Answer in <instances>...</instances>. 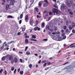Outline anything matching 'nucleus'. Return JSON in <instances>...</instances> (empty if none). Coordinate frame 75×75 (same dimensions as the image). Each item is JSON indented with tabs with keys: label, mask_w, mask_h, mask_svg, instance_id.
I'll return each instance as SVG.
<instances>
[{
	"label": "nucleus",
	"mask_w": 75,
	"mask_h": 75,
	"mask_svg": "<svg viewBox=\"0 0 75 75\" xmlns=\"http://www.w3.org/2000/svg\"><path fill=\"white\" fill-rule=\"evenodd\" d=\"M54 6L56 8H57V6H56V5H54Z\"/></svg>",
	"instance_id": "56"
},
{
	"label": "nucleus",
	"mask_w": 75,
	"mask_h": 75,
	"mask_svg": "<svg viewBox=\"0 0 75 75\" xmlns=\"http://www.w3.org/2000/svg\"><path fill=\"white\" fill-rule=\"evenodd\" d=\"M49 4L47 3H44L43 4V6L44 7H46L48 6Z\"/></svg>",
	"instance_id": "10"
},
{
	"label": "nucleus",
	"mask_w": 75,
	"mask_h": 75,
	"mask_svg": "<svg viewBox=\"0 0 75 75\" xmlns=\"http://www.w3.org/2000/svg\"><path fill=\"white\" fill-rule=\"evenodd\" d=\"M32 38L35 39L36 38V35H33V36H32Z\"/></svg>",
	"instance_id": "20"
},
{
	"label": "nucleus",
	"mask_w": 75,
	"mask_h": 75,
	"mask_svg": "<svg viewBox=\"0 0 75 75\" xmlns=\"http://www.w3.org/2000/svg\"><path fill=\"white\" fill-rule=\"evenodd\" d=\"M69 28L70 30H71L73 29V28L70 25H69Z\"/></svg>",
	"instance_id": "19"
},
{
	"label": "nucleus",
	"mask_w": 75,
	"mask_h": 75,
	"mask_svg": "<svg viewBox=\"0 0 75 75\" xmlns=\"http://www.w3.org/2000/svg\"><path fill=\"white\" fill-rule=\"evenodd\" d=\"M20 61L21 63H22V59H20Z\"/></svg>",
	"instance_id": "62"
},
{
	"label": "nucleus",
	"mask_w": 75,
	"mask_h": 75,
	"mask_svg": "<svg viewBox=\"0 0 75 75\" xmlns=\"http://www.w3.org/2000/svg\"><path fill=\"white\" fill-rule=\"evenodd\" d=\"M20 74H23V71H21L20 72Z\"/></svg>",
	"instance_id": "28"
},
{
	"label": "nucleus",
	"mask_w": 75,
	"mask_h": 75,
	"mask_svg": "<svg viewBox=\"0 0 75 75\" xmlns=\"http://www.w3.org/2000/svg\"><path fill=\"white\" fill-rule=\"evenodd\" d=\"M28 48V47H25V51H26L27 50Z\"/></svg>",
	"instance_id": "50"
},
{
	"label": "nucleus",
	"mask_w": 75,
	"mask_h": 75,
	"mask_svg": "<svg viewBox=\"0 0 75 75\" xmlns=\"http://www.w3.org/2000/svg\"><path fill=\"white\" fill-rule=\"evenodd\" d=\"M64 29L66 30V28H67V26H64Z\"/></svg>",
	"instance_id": "48"
},
{
	"label": "nucleus",
	"mask_w": 75,
	"mask_h": 75,
	"mask_svg": "<svg viewBox=\"0 0 75 75\" xmlns=\"http://www.w3.org/2000/svg\"><path fill=\"white\" fill-rule=\"evenodd\" d=\"M52 13H53L54 15H55V13L56 14H58V10L56 8H54L52 10Z\"/></svg>",
	"instance_id": "3"
},
{
	"label": "nucleus",
	"mask_w": 75,
	"mask_h": 75,
	"mask_svg": "<svg viewBox=\"0 0 75 75\" xmlns=\"http://www.w3.org/2000/svg\"><path fill=\"white\" fill-rule=\"evenodd\" d=\"M69 31V29H67L66 30V32L67 33H68Z\"/></svg>",
	"instance_id": "44"
},
{
	"label": "nucleus",
	"mask_w": 75,
	"mask_h": 75,
	"mask_svg": "<svg viewBox=\"0 0 75 75\" xmlns=\"http://www.w3.org/2000/svg\"><path fill=\"white\" fill-rule=\"evenodd\" d=\"M27 33H25L24 34V36H25V38L27 36Z\"/></svg>",
	"instance_id": "45"
},
{
	"label": "nucleus",
	"mask_w": 75,
	"mask_h": 75,
	"mask_svg": "<svg viewBox=\"0 0 75 75\" xmlns=\"http://www.w3.org/2000/svg\"><path fill=\"white\" fill-rule=\"evenodd\" d=\"M52 34L53 35H57V32H53L52 33Z\"/></svg>",
	"instance_id": "25"
},
{
	"label": "nucleus",
	"mask_w": 75,
	"mask_h": 75,
	"mask_svg": "<svg viewBox=\"0 0 75 75\" xmlns=\"http://www.w3.org/2000/svg\"><path fill=\"white\" fill-rule=\"evenodd\" d=\"M29 67L30 68H31V67H32V64H30L29 65Z\"/></svg>",
	"instance_id": "39"
},
{
	"label": "nucleus",
	"mask_w": 75,
	"mask_h": 75,
	"mask_svg": "<svg viewBox=\"0 0 75 75\" xmlns=\"http://www.w3.org/2000/svg\"><path fill=\"white\" fill-rule=\"evenodd\" d=\"M66 38V35L64 36L63 37V39H64V40Z\"/></svg>",
	"instance_id": "38"
},
{
	"label": "nucleus",
	"mask_w": 75,
	"mask_h": 75,
	"mask_svg": "<svg viewBox=\"0 0 75 75\" xmlns=\"http://www.w3.org/2000/svg\"><path fill=\"white\" fill-rule=\"evenodd\" d=\"M30 2L31 3V5H32L34 2V0H31Z\"/></svg>",
	"instance_id": "16"
},
{
	"label": "nucleus",
	"mask_w": 75,
	"mask_h": 75,
	"mask_svg": "<svg viewBox=\"0 0 75 75\" xmlns=\"http://www.w3.org/2000/svg\"><path fill=\"white\" fill-rule=\"evenodd\" d=\"M67 6H68L69 7H70L71 6V5L69 4V3H68L67 4Z\"/></svg>",
	"instance_id": "35"
},
{
	"label": "nucleus",
	"mask_w": 75,
	"mask_h": 75,
	"mask_svg": "<svg viewBox=\"0 0 75 75\" xmlns=\"http://www.w3.org/2000/svg\"><path fill=\"white\" fill-rule=\"evenodd\" d=\"M71 25H72V27H73V28H74V27H75V23L72 22L71 23Z\"/></svg>",
	"instance_id": "11"
},
{
	"label": "nucleus",
	"mask_w": 75,
	"mask_h": 75,
	"mask_svg": "<svg viewBox=\"0 0 75 75\" xmlns=\"http://www.w3.org/2000/svg\"><path fill=\"white\" fill-rule=\"evenodd\" d=\"M54 30H57V26L56 27H54Z\"/></svg>",
	"instance_id": "40"
},
{
	"label": "nucleus",
	"mask_w": 75,
	"mask_h": 75,
	"mask_svg": "<svg viewBox=\"0 0 75 75\" xmlns=\"http://www.w3.org/2000/svg\"><path fill=\"white\" fill-rule=\"evenodd\" d=\"M46 29L48 30H50V27L49 26H46Z\"/></svg>",
	"instance_id": "17"
},
{
	"label": "nucleus",
	"mask_w": 75,
	"mask_h": 75,
	"mask_svg": "<svg viewBox=\"0 0 75 75\" xmlns=\"http://www.w3.org/2000/svg\"><path fill=\"white\" fill-rule=\"evenodd\" d=\"M62 36H65V33H64L62 34Z\"/></svg>",
	"instance_id": "49"
},
{
	"label": "nucleus",
	"mask_w": 75,
	"mask_h": 75,
	"mask_svg": "<svg viewBox=\"0 0 75 75\" xmlns=\"http://www.w3.org/2000/svg\"><path fill=\"white\" fill-rule=\"evenodd\" d=\"M33 21L32 18H31L30 20V23L31 25H33Z\"/></svg>",
	"instance_id": "4"
},
{
	"label": "nucleus",
	"mask_w": 75,
	"mask_h": 75,
	"mask_svg": "<svg viewBox=\"0 0 75 75\" xmlns=\"http://www.w3.org/2000/svg\"><path fill=\"white\" fill-rule=\"evenodd\" d=\"M61 32L62 33H63L64 32V30H62Z\"/></svg>",
	"instance_id": "63"
},
{
	"label": "nucleus",
	"mask_w": 75,
	"mask_h": 75,
	"mask_svg": "<svg viewBox=\"0 0 75 75\" xmlns=\"http://www.w3.org/2000/svg\"><path fill=\"white\" fill-rule=\"evenodd\" d=\"M72 32L74 33H75V30L74 29L73 30Z\"/></svg>",
	"instance_id": "46"
},
{
	"label": "nucleus",
	"mask_w": 75,
	"mask_h": 75,
	"mask_svg": "<svg viewBox=\"0 0 75 75\" xmlns=\"http://www.w3.org/2000/svg\"><path fill=\"white\" fill-rule=\"evenodd\" d=\"M22 30L23 31H24L25 30V28H23L22 29Z\"/></svg>",
	"instance_id": "61"
},
{
	"label": "nucleus",
	"mask_w": 75,
	"mask_h": 75,
	"mask_svg": "<svg viewBox=\"0 0 75 75\" xmlns=\"http://www.w3.org/2000/svg\"><path fill=\"white\" fill-rule=\"evenodd\" d=\"M23 14H21L20 15V17L21 19L23 18Z\"/></svg>",
	"instance_id": "31"
},
{
	"label": "nucleus",
	"mask_w": 75,
	"mask_h": 75,
	"mask_svg": "<svg viewBox=\"0 0 75 75\" xmlns=\"http://www.w3.org/2000/svg\"><path fill=\"white\" fill-rule=\"evenodd\" d=\"M21 34V33L20 32H19L18 33V35H20Z\"/></svg>",
	"instance_id": "59"
},
{
	"label": "nucleus",
	"mask_w": 75,
	"mask_h": 75,
	"mask_svg": "<svg viewBox=\"0 0 75 75\" xmlns=\"http://www.w3.org/2000/svg\"><path fill=\"white\" fill-rule=\"evenodd\" d=\"M75 45V43H73V44H71L70 46H69L68 47V48L69 47H70L72 45Z\"/></svg>",
	"instance_id": "29"
},
{
	"label": "nucleus",
	"mask_w": 75,
	"mask_h": 75,
	"mask_svg": "<svg viewBox=\"0 0 75 75\" xmlns=\"http://www.w3.org/2000/svg\"><path fill=\"white\" fill-rule=\"evenodd\" d=\"M49 69V67H47L45 69V70H47V69Z\"/></svg>",
	"instance_id": "55"
},
{
	"label": "nucleus",
	"mask_w": 75,
	"mask_h": 75,
	"mask_svg": "<svg viewBox=\"0 0 75 75\" xmlns=\"http://www.w3.org/2000/svg\"><path fill=\"white\" fill-rule=\"evenodd\" d=\"M13 18V17L12 16L8 15V18Z\"/></svg>",
	"instance_id": "12"
},
{
	"label": "nucleus",
	"mask_w": 75,
	"mask_h": 75,
	"mask_svg": "<svg viewBox=\"0 0 75 75\" xmlns=\"http://www.w3.org/2000/svg\"><path fill=\"white\" fill-rule=\"evenodd\" d=\"M45 25V24L44 23H43L42 24V26L43 27H44Z\"/></svg>",
	"instance_id": "41"
},
{
	"label": "nucleus",
	"mask_w": 75,
	"mask_h": 75,
	"mask_svg": "<svg viewBox=\"0 0 75 75\" xmlns=\"http://www.w3.org/2000/svg\"><path fill=\"white\" fill-rule=\"evenodd\" d=\"M44 2L45 3H48L49 4V2L47 1V0H45Z\"/></svg>",
	"instance_id": "36"
},
{
	"label": "nucleus",
	"mask_w": 75,
	"mask_h": 75,
	"mask_svg": "<svg viewBox=\"0 0 75 75\" xmlns=\"http://www.w3.org/2000/svg\"><path fill=\"white\" fill-rule=\"evenodd\" d=\"M47 65V63L46 62H45L44 63V64H43V67H45Z\"/></svg>",
	"instance_id": "34"
},
{
	"label": "nucleus",
	"mask_w": 75,
	"mask_h": 75,
	"mask_svg": "<svg viewBox=\"0 0 75 75\" xmlns=\"http://www.w3.org/2000/svg\"><path fill=\"white\" fill-rule=\"evenodd\" d=\"M13 59V57L12 55L8 54L6 55V59H8V60L11 61Z\"/></svg>",
	"instance_id": "2"
},
{
	"label": "nucleus",
	"mask_w": 75,
	"mask_h": 75,
	"mask_svg": "<svg viewBox=\"0 0 75 75\" xmlns=\"http://www.w3.org/2000/svg\"><path fill=\"white\" fill-rule=\"evenodd\" d=\"M62 40V39L61 37L60 38H58V40L59 41H61Z\"/></svg>",
	"instance_id": "23"
},
{
	"label": "nucleus",
	"mask_w": 75,
	"mask_h": 75,
	"mask_svg": "<svg viewBox=\"0 0 75 75\" xmlns=\"http://www.w3.org/2000/svg\"><path fill=\"white\" fill-rule=\"evenodd\" d=\"M50 25L51 27H53L54 26L53 24L52 23H50Z\"/></svg>",
	"instance_id": "21"
},
{
	"label": "nucleus",
	"mask_w": 75,
	"mask_h": 75,
	"mask_svg": "<svg viewBox=\"0 0 75 75\" xmlns=\"http://www.w3.org/2000/svg\"><path fill=\"white\" fill-rule=\"evenodd\" d=\"M20 69L19 68L18 69V72H20Z\"/></svg>",
	"instance_id": "58"
},
{
	"label": "nucleus",
	"mask_w": 75,
	"mask_h": 75,
	"mask_svg": "<svg viewBox=\"0 0 75 75\" xmlns=\"http://www.w3.org/2000/svg\"><path fill=\"white\" fill-rule=\"evenodd\" d=\"M74 34L72 33H71L70 35H69V36H72V35H73Z\"/></svg>",
	"instance_id": "64"
},
{
	"label": "nucleus",
	"mask_w": 75,
	"mask_h": 75,
	"mask_svg": "<svg viewBox=\"0 0 75 75\" xmlns=\"http://www.w3.org/2000/svg\"><path fill=\"white\" fill-rule=\"evenodd\" d=\"M14 59H12L11 60V63L12 64H14Z\"/></svg>",
	"instance_id": "14"
},
{
	"label": "nucleus",
	"mask_w": 75,
	"mask_h": 75,
	"mask_svg": "<svg viewBox=\"0 0 75 75\" xmlns=\"http://www.w3.org/2000/svg\"><path fill=\"white\" fill-rule=\"evenodd\" d=\"M43 3V2L42 1H40V2H39V4H38V6L39 7H41L42 5V3Z\"/></svg>",
	"instance_id": "5"
},
{
	"label": "nucleus",
	"mask_w": 75,
	"mask_h": 75,
	"mask_svg": "<svg viewBox=\"0 0 75 75\" xmlns=\"http://www.w3.org/2000/svg\"><path fill=\"white\" fill-rule=\"evenodd\" d=\"M10 4H6V10H8L9 9H11V5H13L14 4V3H15V0H10Z\"/></svg>",
	"instance_id": "1"
},
{
	"label": "nucleus",
	"mask_w": 75,
	"mask_h": 75,
	"mask_svg": "<svg viewBox=\"0 0 75 75\" xmlns=\"http://www.w3.org/2000/svg\"><path fill=\"white\" fill-rule=\"evenodd\" d=\"M66 24L67 25H68L69 24V21H67Z\"/></svg>",
	"instance_id": "24"
},
{
	"label": "nucleus",
	"mask_w": 75,
	"mask_h": 75,
	"mask_svg": "<svg viewBox=\"0 0 75 75\" xmlns=\"http://www.w3.org/2000/svg\"><path fill=\"white\" fill-rule=\"evenodd\" d=\"M25 43L26 44H28L29 42V41L27 39H26L25 41Z\"/></svg>",
	"instance_id": "13"
},
{
	"label": "nucleus",
	"mask_w": 75,
	"mask_h": 75,
	"mask_svg": "<svg viewBox=\"0 0 75 75\" xmlns=\"http://www.w3.org/2000/svg\"><path fill=\"white\" fill-rule=\"evenodd\" d=\"M30 40L31 41H35V42H37V40H34L33 38H31L30 39Z\"/></svg>",
	"instance_id": "22"
},
{
	"label": "nucleus",
	"mask_w": 75,
	"mask_h": 75,
	"mask_svg": "<svg viewBox=\"0 0 75 75\" xmlns=\"http://www.w3.org/2000/svg\"><path fill=\"white\" fill-rule=\"evenodd\" d=\"M48 40V39H44L43 40V41H47Z\"/></svg>",
	"instance_id": "43"
},
{
	"label": "nucleus",
	"mask_w": 75,
	"mask_h": 75,
	"mask_svg": "<svg viewBox=\"0 0 75 75\" xmlns=\"http://www.w3.org/2000/svg\"><path fill=\"white\" fill-rule=\"evenodd\" d=\"M28 15H26L25 18V20L26 22H28V21H28Z\"/></svg>",
	"instance_id": "8"
},
{
	"label": "nucleus",
	"mask_w": 75,
	"mask_h": 75,
	"mask_svg": "<svg viewBox=\"0 0 75 75\" xmlns=\"http://www.w3.org/2000/svg\"><path fill=\"white\" fill-rule=\"evenodd\" d=\"M69 13L70 15H72L73 14V13L72 12H70Z\"/></svg>",
	"instance_id": "42"
},
{
	"label": "nucleus",
	"mask_w": 75,
	"mask_h": 75,
	"mask_svg": "<svg viewBox=\"0 0 75 75\" xmlns=\"http://www.w3.org/2000/svg\"><path fill=\"white\" fill-rule=\"evenodd\" d=\"M7 71L6 70H5L4 71V74L5 75H6L7 74Z\"/></svg>",
	"instance_id": "30"
},
{
	"label": "nucleus",
	"mask_w": 75,
	"mask_h": 75,
	"mask_svg": "<svg viewBox=\"0 0 75 75\" xmlns=\"http://www.w3.org/2000/svg\"><path fill=\"white\" fill-rule=\"evenodd\" d=\"M17 69H15V71H14V73L15 74H16V71Z\"/></svg>",
	"instance_id": "52"
},
{
	"label": "nucleus",
	"mask_w": 75,
	"mask_h": 75,
	"mask_svg": "<svg viewBox=\"0 0 75 75\" xmlns=\"http://www.w3.org/2000/svg\"><path fill=\"white\" fill-rule=\"evenodd\" d=\"M6 55L5 56H3V57L1 58V60L3 61H4L6 60Z\"/></svg>",
	"instance_id": "9"
},
{
	"label": "nucleus",
	"mask_w": 75,
	"mask_h": 75,
	"mask_svg": "<svg viewBox=\"0 0 75 75\" xmlns=\"http://www.w3.org/2000/svg\"><path fill=\"white\" fill-rule=\"evenodd\" d=\"M73 8L74 10H75V4H74L73 5Z\"/></svg>",
	"instance_id": "26"
},
{
	"label": "nucleus",
	"mask_w": 75,
	"mask_h": 75,
	"mask_svg": "<svg viewBox=\"0 0 75 75\" xmlns=\"http://www.w3.org/2000/svg\"><path fill=\"white\" fill-rule=\"evenodd\" d=\"M34 30L35 31H36L37 30L38 31H40V28H39L38 27L36 26L34 28Z\"/></svg>",
	"instance_id": "6"
},
{
	"label": "nucleus",
	"mask_w": 75,
	"mask_h": 75,
	"mask_svg": "<svg viewBox=\"0 0 75 75\" xmlns=\"http://www.w3.org/2000/svg\"><path fill=\"white\" fill-rule=\"evenodd\" d=\"M68 62H66L64 64H63V65H65L66 64H67V63Z\"/></svg>",
	"instance_id": "57"
},
{
	"label": "nucleus",
	"mask_w": 75,
	"mask_h": 75,
	"mask_svg": "<svg viewBox=\"0 0 75 75\" xmlns=\"http://www.w3.org/2000/svg\"><path fill=\"white\" fill-rule=\"evenodd\" d=\"M49 14L50 15H52V13L51 11L49 12Z\"/></svg>",
	"instance_id": "37"
},
{
	"label": "nucleus",
	"mask_w": 75,
	"mask_h": 75,
	"mask_svg": "<svg viewBox=\"0 0 75 75\" xmlns=\"http://www.w3.org/2000/svg\"><path fill=\"white\" fill-rule=\"evenodd\" d=\"M46 60H44L43 61H42V63H45V62H46Z\"/></svg>",
	"instance_id": "47"
},
{
	"label": "nucleus",
	"mask_w": 75,
	"mask_h": 75,
	"mask_svg": "<svg viewBox=\"0 0 75 75\" xmlns=\"http://www.w3.org/2000/svg\"><path fill=\"white\" fill-rule=\"evenodd\" d=\"M35 10L37 12H39V9L38 8H35Z\"/></svg>",
	"instance_id": "18"
},
{
	"label": "nucleus",
	"mask_w": 75,
	"mask_h": 75,
	"mask_svg": "<svg viewBox=\"0 0 75 75\" xmlns=\"http://www.w3.org/2000/svg\"><path fill=\"white\" fill-rule=\"evenodd\" d=\"M22 20H20L19 22V23L20 24H21L22 23Z\"/></svg>",
	"instance_id": "51"
},
{
	"label": "nucleus",
	"mask_w": 75,
	"mask_h": 75,
	"mask_svg": "<svg viewBox=\"0 0 75 75\" xmlns=\"http://www.w3.org/2000/svg\"><path fill=\"white\" fill-rule=\"evenodd\" d=\"M13 60L15 62V63H17L18 62V59L17 57L14 58Z\"/></svg>",
	"instance_id": "7"
},
{
	"label": "nucleus",
	"mask_w": 75,
	"mask_h": 75,
	"mask_svg": "<svg viewBox=\"0 0 75 75\" xmlns=\"http://www.w3.org/2000/svg\"><path fill=\"white\" fill-rule=\"evenodd\" d=\"M54 30L53 28H51L50 29V31L52 32H53V31Z\"/></svg>",
	"instance_id": "54"
},
{
	"label": "nucleus",
	"mask_w": 75,
	"mask_h": 75,
	"mask_svg": "<svg viewBox=\"0 0 75 75\" xmlns=\"http://www.w3.org/2000/svg\"><path fill=\"white\" fill-rule=\"evenodd\" d=\"M30 54V53L29 51H27L26 52V54L28 55H29Z\"/></svg>",
	"instance_id": "15"
},
{
	"label": "nucleus",
	"mask_w": 75,
	"mask_h": 75,
	"mask_svg": "<svg viewBox=\"0 0 75 75\" xmlns=\"http://www.w3.org/2000/svg\"><path fill=\"white\" fill-rule=\"evenodd\" d=\"M14 67H12V68H11V70L12 71H13V70H14Z\"/></svg>",
	"instance_id": "53"
},
{
	"label": "nucleus",
	"mask_w": 75,
	"mask_h": 75,
	"mask_svg": "<svg viewBox=\"0 0 75 75\" xmlns=\"http://www.w3.org/2000/svg\"><path fill=\"white\" fill-rule=\"evenodd\" d=\"M51 64V63L50 62H47V65H49Z\"/></svg>",
	"instance_id": "33"
},
{
	"label": "nucleus",
	"mask_w": 75,
	"mask_h": 75,
	"mask_svg": "<svg viewBox=\"0 0 75 75\" xmlns=\"http://www.w3.org/2000/svg\"><path fill=\"white\" fill-rule=\"evenodd\" d=\"M14 42V41H11V42H8V44H10L12 43V42Z\"/></svg>",
	"instance_id": "27"
},
{
	"label": "nucleus",
	"mask_w": 75,
	"mask_h": 75,
	"mask_svg": "<svg viewBox=\"0 0 75 75\" xmlns=\"http://www.w3.org/2000/svg\"><path fill=\"white\" fill-rule=\"evenodd\" d=\"M35 47L34 46H32L31 47V49H35Z\"/></svg>",
	"instance_id": "60"
},
{
	"label": "nucleus",
	"mask_w": 75,
	"mask_h": 75,
	"mask_svg": "<svg viewBox=\"0 0 75 75\" xmlns=\"http://www.w3.org/2000/svg\"><path fill=\"white\" fill-rule=\"evenodd\" d=\"M3 71V69H1V70H0V73L1 74H2V72Z\"/></svg>",
	"instance_id": "32"
}]
</instances>
